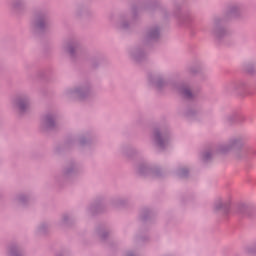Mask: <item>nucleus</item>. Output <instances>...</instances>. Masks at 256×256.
Segmentation results:
<instances>
[{
	"label": "nucleus",
	"mask_w": 256,
	"mask_h": 256,
	"mask_svg": "<svg viewBox=\"0 0 256 256\" xmlns=\"http://www.w3.org/2000/svg\"><path fill=\"white\" fill-rule=\"evenodd\" d=\"M184 95H185V97H191V91L190 90H185Z\"/></svg>",
	"instance_id": "1"
},
{
	"label": "nucleus",
	"mask_w": 256,
	"mask_h": 256,
	"mask_svg": "<svg viewBox=\"0 0 256 256\" xmlns=\"http://www.w3.org/2000/svg\"><path fill=\"white\" fill-rule=\"evenodd\" d=\"M20 109H23V105H20Z\"/></svg>",
	"instance_id": "2"
}]
</instances>
